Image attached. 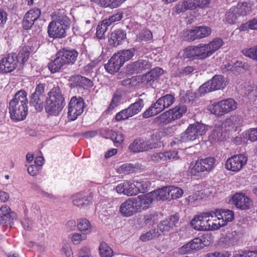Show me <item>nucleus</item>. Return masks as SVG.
<instances>
[{"instance_id":"obj_24","label":"nucleus","mask_w":257,"mask_h":257,"mask_svg":"<svg viewBox=\"0 0 257 257\" xmlns=\"http://www.w3.org/2000/svg\"><path fill=\"white\" fill-rule=\"evenodd\" d=\"M242 123V120L239 116H231L227 118L223 123V126L225 131L229 132L236 131Z\"/></svg>"},{"instance_id":"obj_61","label":"nucleus","mask_w":257,"mask_h":257,"mask_svg":"<svg viewBox=\"0 0 257 257\" xmlns=\"http://www.w3.org/2000/svg\"><path fill=\"white\" fill-rule=\"evenodd\" d=\"M185 37L187 40L193 41L198 39L195 27L193 29L187 30L184 32Z\"/></svg>"},{"instance_id":"obj_20","label":"nucleus","mask_w":257,"mask_h":257,"mask_svg":"<svg viewBox=\"0 0 257 257\" xmlns=\"http://www.w3.org/2000/svg\"><path fill=\"white\" fill-rule=\"evenodd\" d=\"M119 212L124 217H131L138 212L133 198H128L120 205Z\"/></svg>"},{"instance_id":"obj_38","label":"nucleus","mask_w":257,"mask_h":257,"mask_svg":"<svg viewBox=\"0 0 257 257\" xmlns=\"http://www.w3.org/2000/svg\"><path fill=\"white\" fill-rule=\"evenodd\" d=\"M235 8H232L225 14L224 21L230 24H234L239 16Z\"/></svg>"},{"instance_id":"obj_35","label":"nucleus","mask_w":257,"mask_h":257,"mask_svg":"<svg viewBox=\"0 0 257 257\" xmlns=\"http://www.w3.org/2000/svg\"><path fill=\"white\" fill-rule=\"evenodd\" d=\"M221 104L225 114L235 110L237 107V103L232 98L221 100Z\"/></svg>"},{"instance_id":"obj_53","label":"nucleus","mask_w":257,"mask_h":257,"mask_svg":"<svg viewBox=\"0 0 257 257\" xmlns=\"http://www.w3.org/2000/svg\"><path fill=\"white\" fill-rule=\"evenodd\" d=\"M245 93L250 99H253L257 96V87L255 85H249L245 87Z\"/></svg>"},{"instance_id":"obj_41","label":"nucleus","mask_w":257,"mask_h":257,"mask_svg":"<svg viewBox=\"0 0 257 257\" xmlns=\"http://www.w3.org/2000/svg\"><path fill=\"white\" fill-rule=\"evenodd\" d=\"M212 218V222L211 226H210L209 230H215L219 229L220 227L225 226V222H222V219L220 218V216L217 215V211L213 212V215Z\"/></svg>"},{"instance_id":"obj_46","label":"nucleus","mask_w":257,"mask_h":257,"mask_svg":"<svg viewBox=\"0 0 257 257\" xmlns=\"http://www.w3.org/2000/svg\"><path fill=\"white\" fill-rule=\"evenodd\" d=\"M30 54L28 48L23 47L17 56V62H20V63H24L29 59Z\"/></svg>"},{"instance_id":"obj_13","label":"nucleus","mask_w":257,"mask_h":257,"mask_svg":"<svg viewBox=\"0 0 257 257\" xmlns=\"http://www.w3.org/2000/svg\"><path fill=\"white\" fill-rule=\"evenodd\" d=\"M144 106V101L139 98L135 103L131 104L127 108L122 110L115 115V118L116 121H120L127 119L138 113L142 109Z\"/></svg>"},{"instance_id":"obj_30","label":"nucleus","mask_w":257,"mask_h":257,"mask_svg":"<svg viewBox=\"0 0 257 257\" xmlns=\"http://www.w3.org/2000/svg\"><path fill=\"white\" fill-rule=\"evenodd\" d=\"M217 215L220 216L222 222H225L226 225L228 222H231L234 219V213L232 210L228 209H217Z\"/></svg>"},{"instance_id":"obj_15","label":"nucleus","mask_w":257,"mask_h":257,"mask_svg":"<svg viewBox=\"0 0 257 257\" xmlns=\"http://www.w3.org/2000/svg\"><path fill=\"white\" fill-rule=\"evenodd\" d=\"M138 212L148 209L154 201L151 192L143 195H140L136 198H133Z\"/></svg>"},{"instance_id":"obj_26","label":"nucleus","mask_w":257,"mask_h":257,"mask_svg":"<svg viewBox=\"0 0 257 257\" xmlns=\"http://www.w3.org/2000/svg\"><path fill=\"white\" fill-rule=\"evenodd\" d=\"M210 242V236L208 235H204L201 238H195L190 241L193 251L199 250L204 246L208 245Z\"/></svg>"},{"instance_id":"obj_40","label":"nucleus","mask_w":257,"mask_h":257,"mask_svg":"<svg viewBox=\"0 0 257 257\" xmlns=\"http://www.w3.org/2000/svg\"><path fill=\"white\" fill-rule=\"evenodd\" d=\"M252 5L250 3L243 2L239 3L236 7L237 12L239 15H245L251 11Z\"/></svg>"},{"instance_id":"obj_9","label":"nucleus","mask_w":257,"mask_h":257,"mask_svg":"<svg viewBox=\"0 0 257 257\" xmlns=\"http://www.w3.org/2000/svg\"><path fill=\"white\" fill-rule=\"evenodd\" d=\"M223 45L221 39L215 38L208 44H200L196 46L198 59H205L220 49Z\"/></svg>"},{"instance_id":"obj_10","label":"nucleus","mask_w":257,"mask_h":257,"mask_svg":"<svg viewBox=\"0 0 257 257\" xmlns=\"http://www.w3.org/2000/svg\"><path fill=\"white\" fill-rule=\"evenodd\" d=\"M227 80L221 75H215L211 80L205 82L198 88L201 95L219 89H224L227 85Z\"/></svg>"},{"instance_id":"obj_45","label":"nucleus","mask_w":257,"mask_h":257,"mask_svg":"<svg viewBox=\"0 0 257 257\" xmlns=\"http://www.w3.org/2000/svg\"><path fill=\"white\" fill-rule=\"evenodd\" d=\"M170 199H177L180 198L183 194V190L178 187L169 186Z\"/></svg>"},{"instance_id":"obj_47","label":"nucleus","mask_w":257,"mask_h":257,"mask_svg":"<svg viewBox=\"0 0 257 257\" xmlns=\"http://www.w3.org/2000/svg\"><path fill=\"white\" fill-rule=\"evenodd\" d=\"M108 23L106 21L103 20L97 26L96 29V36L99 39H101L104 37V33L107 30Z\"/></svg>"},{"instance_id":"obj_64","label":"nucleus","mask_w":257,"mask_h":257,"mask_svg":"<svg viewBox=\"0 0 257 257\" xmlns=\"http://www.w3.org/2000/svg\"><path fill=\"white\" fill-rule=\"evenodd\" d=\"M122 18L121 13H118L109 17L108 19H105L104 21H107L108 25H110L112 23H114L120 21Z\"/></svg>"},{"instance_id":"obj_34","label":"nucleus","mask_w":257,"mask_h":257,"mask_svg":"<svg viewBox=\"0 0 257 257\" xmlns=\"http://www.w3.org/2000/svg\"><path fill=\"white\" fill-rule=\"evenodd\" d=\"M57 24H61L62 26H69V20L66 16L63 11L58 12L53 16V21Z\"/></svg>"},{"instance_id":"obj_31","label":"nucleus","mask_w":257,"mask_h":257,"mask_svg":"<svg viewBox=\"0 0 257 257\" xmlns=\"http://www.w3.org/2000/svg\"><path fill=\"white\" fill-rule=\"evenodd\" d=\"M173 121V119L169 110L161 114L154 119L155 123L162 125H166L172 122Z\"/></svg>"},{"instance_id":"obj_2","label":"nucleus","mask_w":257,"mask_h":257,"mask_svg":"<svg viewBox=\"0 0 257 257\" xmlns=\"http://www.w3.org/2000/svg\"><path fill=\"white\" fill-rule=\"evenodd\" d=\"M78 55L75 49H62L58 52L56 58L48 65L50 71L54 73L59 71L65 65H72L76 62Z\"/></svg>"},{"instance_id":"obj_42","label":"nucleus","mask_w":257,"mask_h":257,"mask_svg":"<svg viewBox=\"0 0 257 257\" xmlns=\"http://www.w3.org/2000/svg\"><path fill=\"white\" fill-rule=\"evenodd\" d=\"M135 188L137 190V194L140 192H144L148 190L150 183L142 180H135L133 181Z\"/></svg>"},{"instance_id":"obj_28","label":"nucleus","mask_w":257,"mask_h":257,"mask_svg":"<svg viewBox=\"0 0 257 257\" xmlns=\"http://www.w3.org/2000/svg\"><path fill=\"white\" fill-rule=\"evenodd\" d=\"M154 200L170 199L169 186H165L160 189L151 192Z\"/></svg>"},{"instance_id":"obj_8","label":"nucleus","mask_w":257,"mask_h":257,"mask_svg":"<svg viewBox=\"0 0 257 257\" xmlns=\"http://www.w3.org/2000/svg\"><path fill=\"white\" fill-rule=\"evenodd\" d=\"M208 130V126L196 122L189 125L185 131L180 136L182 142L193 141L204 135Z\"/></svg>"},{"instance_id":"obj_52","label":"nucleus","mask_w":257,"mask_h":257,"mask_svg":"<svg viewBox=\"0 0 257 257\" xmlns=\"http://www.w3.org/2000/svg\"><path fill=\"white\" fill-rule=\"evenodd\" d=\"M41 13V12L39 9L34 8L28 11L25 15L26 16V18H29L34 21H36L40 16Z\"/></svg>"},{"instance_id":"obj_1","label":"nucleus","mask_w":257,"mask_h":257,"mask_svg":"<svg viewBox=\"0 0 257 257\" xmlns=\"http://www.w3.org/2000/svg\"><path fill=\"white\" fill-rule=\"evenodd\" d=\"M27 92L23 90L17 92L9 103V112L11 118L16 121L24 120L28 114Z\"/></svg>"},{"instance_id":"obj_12","label":"nucleus","mask_w":257,"mask_h":257,"mask_svg":"<svg viewBox=\"0 0 257 257\" xmlns=\"http://www.w3.org/2000/svg\"><path fill=\"white\" fill-rule=\"evenodd\" d=\"M84 102L82 98L73 96L68 105V118L71 121L77 119L84 111Z\"/></svg>"},{"instance_id":"obj_18","label":"nucleus","mask_w":257,"mask_h":257,"mask_svg":"<svg viewBox=\"0 0 257 257\" xmlns=\"http://www.w3.org/2000/svg\"><path fill=\"white\" fill-rule=\"evenodd\" d=\"M68 28V26H62L52 21L48 26V33L51 38H63L66 36V30Z\"/></svg>"},{"instance_id":"obj_11","label":"nucleus","mask_w":257,"mask_h":257,"mask_svg":"<svg viewBox=\"0 0 257 257\" xmlns=\"http://www.w3.org/2000/svg\"><path fill=\"white\" fill-rule=\"evenodd\" d=\"M247 157L245 155H234L228 158L225 163V168L228 171L237 173L246 164Z\"/></svg>"},{"instance_id":"obj_43","label":"nucleus","mask_w":257,"mask_h":257,"mask_svg":"<svg viewBox=\"0 0 257 257\" xmlns=\"http://www.w3.org/2000/svg\"><path fill=\"white\" fill-rule=\"evenodd\" d=\"M160 233L154 229L142 234L140 236V239L142 241L146 242L158 237L160 236Z\"/></svg>"},{"instance_id":"obj_29","label":"nucleus","mask_w":257,"mask_h":257,"mask_svg":"<svg viewBox=\"0 0 257 257\" xmlns=\"http://www.w3.org/2000/svg\"><path fill=\"white\" fill-rule=\"evenodd\" d=\"M14 212L10 207L6 205H3L0 208V224H4L10 221Z\"/></svg>"},{"instance_id":"obj_57","label":"nucleus","mask_w":257,"mask_h":257,"mask_svg":"<svg viewBox=\"0 0 257 257\" xmlns=\"http://www.w3.org/2000/svg\"><path fill=\"white\" fill-rule=\"evenodd\" d=\"M153 35L152 32L149 30H144L138 36L137 39L139 41H148L152 40Z\"/></svg>"},{"instance_id":"obj_62","label":"nucleus","mask_w":257,"mask_h":257,"mask_svg":"<svg viewBox=\"0 0 257 257\" xmlns=\"http://www.w3.org/2000/svg\"><path fill=\"white\" fill-rule=\"evenodd\" d=\"M136 80L138 81L139 83L143 84L144 85H146L151 81V78L150 77L148 73L146 74L138 75L136 76Z\"/></svg>"},{"instance_id":"obj_6","label":"nucleus","mask_w":257,"mask_h":257,"mask_svg":"<svg viewBox=\"0 0 257 257\" xmlns=\"http://www.w3.org/2000/svg\"><path fill=\"white\" fill-rule=\"evenodd\" d=\"M160 138L157 134L152 136L149 140L136 139L131 143L128 149L132 153H138L147 151L150 149L158 148L159 146Z\"/></svg>"},{"instance_id":"obj_51","label":"nucleus","mask_w":257,"mask_h":257,"mask_svg":"<svg viewBox=\"0 0 257 257\" xmlns=\"http://www.w3.org/2000/svg\"><path fill=\"white\" fill-rule=\"evenodd\" d=\"M196 51V46H193L189 47L185 49L184 52V57L192 59H198Z\"/></svg>"},{"instance_id":"obj_37","label":"nucleus","mask_w":257,"mask_h":257,"mask_svg":"<svg viewBox=\"0 0 257 257\" xmlns=\"http://www.w3.org/2000/svg\"><path fill=\"white\" fill-rule=\"evenodd\" d=\"M44 96L32 94L30 103L38 111H41L43 108Z\"/></svg>"},{"instance_id":"obj_3","label":"nucleus","mask_w":257,"mask_h":257,"mask_svg":"<svg viewBox=\"0 0 257 257\" xmlns=\"http://www.w3.org/2000/svg\"><path fill=\"white\" fill-rule=\"evenodd\" d=\"M64 98L58 87L53 88L46 99V111L50 115H57L65 106Z\"/></svg>"},{"instance_id":"obj_39","label":"nucleus","mask_w":257,"mask_h":257,"mask_svg":"<svg viewBox=\"0 0 257 257\" xmlns=\"http://www.w3.org/2000/svg\"><path fill=\"white\" fill-rule=\"evenodd\" d=\"M208 109L211 113L217 116H221L225 114L222 105L221 104V101L218 102H214L209 105Z\"/></svg>"},{"instance_id":"obj_54","label":"nucleus","mask_w":257,"mask_h":257,"mask_svg":"<svg viewBox=\"0 0 257 257\" xmlns=\"http://www.w3.org/2000/svg\"><path fill=\"white\" fill-rule=\"evenodd\" d=\"M202 95L198 92V90L195 93H193L191 91H188L186 93L185 97L183 98V96H181V99L185 102H190L193 101L195 97H199Z\"/></svg>"},{"instance_id":"obj_17","label":"nucleus","mask_w":257,"mask_h":257,"mask_svg":"<svg viewBox=\"0 0 257 257\" xmlns=\"http://www.w3.org/2000/svg\"><path fill=\"white\" fill-rule=\"evenodd\" d=\"M17 65V56L15 54H9L0 60V71L11 72L16 69Z\"/></svg>"},{"instance_id":"obj_59","label":"nucleus","mask_w":257,"mask_h":257,"mask_svg":"<svg viewBox=\"0 0 257 257\" xmlns=\"http://www.w3.org/2000/svg\"><path fill=\"white\" fill-rule=\"evenodd\" d=\"M111 139L117 146L123 141L124 136L121 132H114L111 135Z\"/></svg>"},{"instance_id":"obj_33","label":"nucleus","mask_w":257,"mask_h":257,"mask_svg":"<svg viewBox=\"0 0 257 257\" xmlns=\"http://www.w3.org/2000/svg\"><path fill=\"white\" fill-rule=\"evenodd\" d=\"M140 168L139 165L133 164H124L117 169V172L120 174H128L136 172Z\"/></svg>"},{"instance_id":"obj_16","label":"nucleus","mask_w":257,"mask_h":257,"mask_svg":"<svg viewBox=\"0 0 257 257\" xmlns=\"http://www.w3.org/2000/svg\"><path fill=\"white\" fill-rule=\"evenodd\" d=\"M71 202L73 205L81 207H85L92 203V197L91 194H87L84 192L75 193L71 197Z\"/></svg>"},{"instance_id":"obj_7","label":"nucleus","mask_w":257,"mask_h":257,"mask_svg":"<svg viewBox=\"0 0 257 257\" xmlns=\"http://www.w3.org/2000/svg\"><path fill=\"white\" fill-rule=\"evenodd\" d=\"M175 99V97L170 94L161 97L143 113V117L149 118L158 114L173 104Z\"/></svg>"},{"instance_id":"obj_23","label":"nucleus","mask_w":257,"mask_h":257,"mask_svg":"<svg viewBox=\"0 0 257 257\" xmlns=\"http://www.w3.org/2000/svg\"><path fill=\"white\" fill-rule=\"evenodd\" d=\"M115 189L118 193L123 194L128 196L137 195V190L135 188L133 182L125 181L118 184Z\"/></svg>"},{"instance_id":"obj_63","label":"nucleus","mask_w":257,"mask_h":257,"mask_svg":"<svg viewBox=\"0 0 257 257\" xmlns=\"http://www.w3.org/2000/svg\"><path fill=\"white\" fill-rule=\"evenodd\" d=\"M210 0H192L191 5L193 9L196 7L203 8L209 3Z\"/></svg>"},{"instance_id":"obj_22","label":"nucleus","mask_w":257,"mask_h":257,"mask_svg":"<svg viewBox=\"0 0 257 257\" xmlns=\"http://www.w3.org/2000/svg\"><path fill=\"white\" fill-rule=\"evenodd\" d=\"M179 221V217L177 215L170 216L166 219L160 222L158 228L160 231L164 234L171 231L176 225Z\"/></svg>"},{"instance_id":"obj_4","label":"nucleus","mask_w":257,"mask_h":257,"mask_svg":"<svg viewBox=\"0 0 257 257\" xmlns=\"http://www.w3.org/2000/svg\"><path fill=\"white\" fill-rule=\"evenodd\" d=\"M135 53L134 48L120 50L115 53L104 65L106 71L110 74L117 72L125 62L134 56Z\"/></svg>"},{"instance_id":"obj_36","label":"nucleus","mask_w":257,"mask_h":257,"mask_svg":"<svg viewBox=\"0 0 257 257\" xmlns=\"http://www.w3.org/2000/svg\"><path fill=\"white\" fill-rule=\"evenodd\" d=\"M192 0H184L179 2L174 8V11L177 14L184 12L187 10H193L191 5Z\"/></svg>"},{"instance_id":"obj_44","label":"nucleus","mask_w":257,"mask_h":257,"mask_svg":"<svg viewBox=\"0 0 257 257\" xmlns=\"http://www.w3.org/2000/svg\"><path fill=\"white\" fill-rule=\"evenodd\" d=\"M99 251L101 257H111L113 255L112 250L105 242L100 243Z\"/></svg>"},{"instance_id":"obj_21","label":"nucleus","mask_w":257,"mask_h":257,"mask_svg":"<svg viewBox=\"0 0 257 257\" xmlns=\"http://www.w3.org/2000/svg\"><path fill=\"white\" fill-rule=\"evenodd\" d=\"M151 63L147 59H141L134 62L127 66L128 71L131 73H139L151 67Z\"/></svg>"},{"instance_id":"obj_5","label":"nucleus","mask_w":257,"mask_h":257,"mask_svg":"<svg viewBox=\"0 0 257 257\" xmlns=\"http://www.w3.org/2000/svg\"><path fill=\"white\" fill-rule=\"evenodd\" d=\"M215 162L216 160L213 157L198 159L190 163L188 173L197 177H204L214 169Z\"/></svg>"},{"instance_id":"obj_49","label":"nucleus","mask_w":257,"mask_h":257,"mask_svg":"<svg viewBox=\"0 0 257 257\" xmlns=\"http://www.w3.org/2000/svg\"><path fill=\"white\" fill-rule=\"evenodd\" d=\"M244 139L252 142L257 141V127L246 130L244 132Z\"/></svg>"},{"instance_id":"obj_48","label":"nucleus","mask_w":257,"mask_h":257,"mask_svg":"<svg viewBox=\"0 0 257 257\" xmlns=\"http://www.w3.org/2000/svg\"><path fill=\"white\" fill-rule=\"evenodd\" d=\"M242 53L244 56L257 61V46L244 48L242 50Z\"/></svg>"},{"instance_id":"obj_50","label":"nucleus","mask_w":257,"mask_h":257,"mask_svg":"<svg viewBox=\"0 0 257 257\" xmlns=\"http://www.w3.org/2000/svg\"><path fill=\"white\" fill-rule=\"evenodd\" d=\"M198 39L206 37L211 33V29L207 26L195 27Z\"/></svg>"},{"instance_id":"obj_25","label":"nucleus","mask_w":257,"mask_h":257,"mask_svg":"<svg viewBox=\"0 0 257 257\" xmlns=\"http://www.w3.org/2000/svg\"><path fill=\"white\" fill-rule=\"evenodd\" d=\"M126 38V33L122 30H117L111 33L109 38L110 45L115 47L121 44Z\"/></svg>"},{"instance_id":"obj_56","label":"nucleus","mask_w":257,"mask_h":257,"mask_svg":"<svg viewBox=\"0 0 257 257\" xmlns=\"http://www.w3.org/2000/svg\"><path fill=\"white\" fill-rule=\"evenodd\" d=\"M164 72L163 70L160 67H156L152 69L148 74L151 78V81H154L157 79Z\"/></svg>"},{"instance_id":"obj_19","label":"nucleus","mask_w":257,"mask_h":257,"mask_svg":"<svg viewBox=\"0 0 257 257\" xmlns=\"http://www.w3.org/2000/svg\"><path fill=\"white\" fill-rule=\"evenodd\" d=\"M209 216L206 215V212L195 216L191 222L192 227L199 231L209 230L210 226L207 225V220H206V217Z\"/></svg>"},{"instance_id":"obj_58","label":"nucleus","mask_w":257,"mask_h":257,"mask_svg":"<svg viewBox=\"0 0 257 257\" xmlns=\"http://www.w3.org/2000/svg\"><path fill=\"white\" fill-rule=\"evenodd\" d=\"M164 156V161L177 160L179 158L178 152L175 150L165 152Z\"/></svg>"},{"instance_id":"obj_60","label":"nucleus","mask_w":257,"mask_h":257,"mask_svg":"<svg viewBox=\"0 0 257 257\" xmlns=\"http://www.w3.org/2000/svg\"><path fill=\"white\" fill-rule=\"evenodd\" d=\"M194 70V68L191 66H187L185 67L184 69H178L174 74L175 76L181 77L184 74L188 75L190 73L192 72Z\"/></svg>"},{"instance_id":"obj_27","label":"nucleus","mask_w":257,"mask_h":257,"mask_svg":"<svg viewBox=\"0 0 257 257\" xmlns=\"http://www.w3.org/2000/svg\"><path fill=\"white\" fill-rule=\"evenodd\" d=\"M77 226L78 230L84 235L89 234L92 232V225L89 221L86 218L78 219Z\"/></svg>"},{"instance_id":"obj_14","label":"nucleus","mask_w":257,"mask_h":257,"mask_svg":"<svg viewBox=\"0 0 257 257\" xmlns=\"http://www.w3.org/2000/svg\"><path fill=\"white\" fill-rule=\"evenodd\" d=\"M229 202L241 210L249 209L253 206L252 200L244 193H236L229 200Z\"/></svg>"},{"instance_id":"obj_32","label":"nucleus","mask_w":257,"mask_h":257,"mask_svg":"<svg viewBox=\"0 0 257 257\" xmlns=\"http://www.w3.org/2000/svg\"><path fill=\"white\" fill-rule=\"evenodd\" d=\"M169 111L170 112L173 120L174 121L182 116L183 114L186 112L187 108L185 105H181L170 109Z\"/></svg>"},{"instance_id":"obj_55","label":"nucleus","mask_w":257,"mask_h":257,"mask_svg":"<svg viewBox=\"0 0 257 257\" xmlns=\"http://www.w3.org/2000/svg\"><path fill=\"white\" fill-rule=\"evenodd\" d=\"M24 47L28 48L30 53L36 52L39 47V42L34 38L31 39L28 42L27 45Z\"/></svg>"}]
</instances>
